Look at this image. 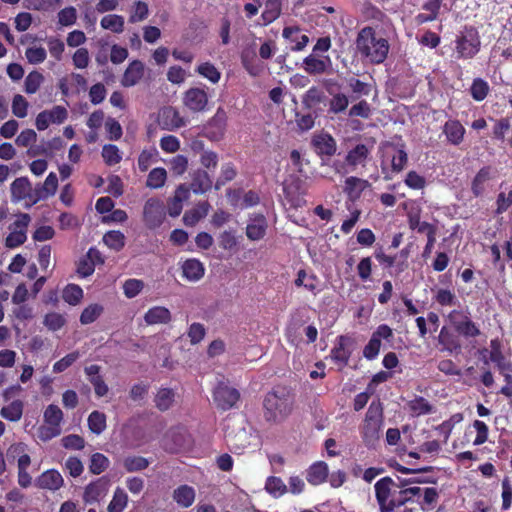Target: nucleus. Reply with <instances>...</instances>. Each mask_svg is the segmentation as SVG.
<instances>
[{
	"label": "nucleus",
	"instance_id": "nucleus-1",
	"mask_svg": "<svg viewBox=\"0 0 512 512\" xmlns=\"http://www.w3.org/2000/svg\"><path fill=\"white\" fill-rule=\"evenodd\" d=\"M262 406L265 421L270 424H280L293 413L295 394L287 386H275L265 394Z\"/></svg>",
	"mask_w": 512,
	"mask_h": 512
},
{
	"label": "nucleus",
	"instance_id": "nucleus-2",
	"mask_svg": "<svg viewBox=\"0 0 512 512\" xmlns=\"http://www.w3.org/2000/svg\"><path fill=\"white\" fill-rule=\"evenodd\" d=\"M356 48L363 59L372 64H380L387 58L389 43L375 29L367 26L358 32Z\"/></svg>",
	"mask_w": 512,
	"mask_h": 512
},
{
	"label": "nucleus",
	"instance_id": "nucleus-3",
	"mask_svg": "<svg viewBox=\"0 0 512 512\" xmlns=\"http://www.w3.org/2000/svg\"><path fill=\"white\" fill-rule=\"evenodd\" d=\"M383 408L379 401H372L360 428L363 443L368 448H375L382 435Z\"/></svg>",
	"mask_w": 512,
	"mask_h": 512
},
{
	"label": "nucleus",
	"instance_id": "nucleus-4",
	"mask_svg": "<svg viewBox=\"0 0 512 512\" xmlns=\"http://www.w3.org/2000/svg\"><path fill=\"white\" fill-rule=\"evenodd\" d=\"M480 37L476 28L469 26L460 31L456 38L455 50L459 58L469 59L480 50Z\"/></svg>",
	"mask_w": 512,
	"mask_h": 512
},
{
	"label": "nucleus",
	"instance_id": "nucleus-5",
	"mask_svg": "<svg viewBox=\"0 0 512 512\" xmlns=\"http://www.w3.org/2000/svg\"><path fill=\"white\" fill-rule=\"evenodd\" d=\"M213 401L221 411H228L236 407L240 400V392L224 382H219L213 390Z\"/></svg>",
	"mask_w": 512,
	"mask_h": 512
},
{
	"label": "nucleus",
	"instance_id": "nucleus-6",
	"mask_svg": "<svg viewBox=\"0 0 512 512\" xmlns=\"http://www.w3.org/2000/svg\"><path fill=\"white\" fill-rule=\"evenodd\" d=\"M165 219V207L158 198H149L143 208V222L148 229H156Z\"/></svg>",
	"mask_w": 512,
	"mask_h": 512
},
{
	"label": "nucleus",
	"instance_id": "nucleus-7",
	"mask_svg": "<svg viewBox=\"0 0 512 512\" xmlns=\"http://www.w3.org/2000/svg\"><path fill=\"white\" fill-rule=\"evenodd\" d=\"M183 105L192 112H203L208 105V94L205 89L191 87L183 94Z\"/></svg>",
	"mask_w": 512,
	"mask_h": 512
},
{
	"label": "nucleus",
	"instance_id": "nucleus-8",
	"mask_svg": "<svg viewBox=\"0 0 512 512\" xmlns=\"http://www.w3.org/2000/svg\"><path fill=\"white\" fill-rule=\"evenodd\" d=\"M227 113L222 107H218L214 116L205 126L206 137L212 141H219L223 138L227 127Z\"/></svg>",
	"mask_w": 512,
	"mask_h": 512
},
{
	"label": "nucleus",
	"instance_id": "nucleus-9",
	"mask_svg": "<svg viewBox=\"0 0 512 512\" xmlns=\"http://www.w3.org/2000/svg\"><path fill=\"white\" fill-rule=\"evenodd\" d=\"M393 335L392 329L386 325L381 324L377 327V329L373 332L369 342L364 347L363 355L366 359L372 360L377 357L380 347H381V339L388 340Z\"/></svg>",
	"mask_w": 512,
	"mask_h": 512
},
{
	"label": "nucleus",
	"instance_id": "nucleus-10",
	"mask_svg": "<svg viewBox=\"0 0 512 512\" xmlns=\"http://www.w3.org/2000/svg\"><path fill=\"white\" fill-rule=\"evenodd\" d=\"M110 486V480L107 476H102L89 483L83 493V501L86 504L99 502L106 496Z\"/></svg>",
	"mask_w": 512,
	"mask_h": 512
},
{
	"label": "nucleus",
	"instance_id": "nucleus-11",
	"mask_svg": "<svg viewBox=\"0 0 512 512\" xmlns=\"http://www.w3.org/2000/svg\"><path fill=\"white\" fill-rule=\"evenodd\" d=\"M448 318L450 323L460 334L467 337H475L479 334V329L465 312L454 310L449 314Z\"/></svg>",
	"mask_w": 512,
	"mask_h": 512
},
{
	"label": "nucleus",
	"instance_id": "nucleus-12",
	"mask_svg": "<svg viewBox=\"0 0 512 512\" xmlns=\"http://www.w3.org/2000/svg\"><path fill=\"white\" fill-rule=\"evenodd\" d=\"M373 146L359 143L351 148L345 156V164L352 170L358 166L365 167L370 158Z\"/></svg>",
	"mask_w": 512,
	"mask_h": 512
},
{
	"label": "nucleus",
	"instance_id": "nucleus-13",
	"mask_svg": "<svg viewBox=\"0 0 512 512\" xmlns=\"http://www.w3.org/2000/svg\"><path fill=\"white\" fill-rule=\"evenodd\" d=\"M159 124L162 129L175 131L186 125V120L172 106H165L159 111Z\"/></svg>",
	"mask_w": 512,
	"mask_h": 512
},
{
	"label": "nucleus",
	"instance_id": "nucleus-14",
	"mask_svg": "<svg viewBox=\"0 0 512 512\" xmlns=\"http://www.w3.org/2000/svg\"><path fill=\"white\" fill-rule=\"evenodd\" d=\"M351 339L348 336L340 335L337 337L335 346L330 351L331 360L339 366L340 369L344 368L351 357L352 351L349 349Z\"/></svg>",
	"mask_w": 512,
	"mask_h": 512
},
{
	"label": "nucleus",
	"instance_id": "nucleus-15",
	"mask_svg": "<svg viewBox=\"0 0 512 512\" xmlns=\"http://www.w3.org/2000/svg\"><path fill=\"white\" fill-rule=\"evenodd\" d=\"M393 484V480L388 476L375 483V496L381 512H392L390 497Z\"/></svg>",
	"mask_w": 512,
	"mask_h": 512
},
{
	"label": "nucleus",
	"instance_id": "nucleus-16",
	"mask_svg": "<svg viewBox=\"0 0 512 512\" xmlns=\"http://www.w3.org/2000/svg\"><path fill=\"white\" fill-rule=\"evenodd\" d=\"M268 222L262 213H254L250 215L246 226V236L251 241H259L266 235Z\"/></svg>",
	"mask_w": 512,
	"mask_h": 512
},
{
	"label": "nucleus",
	"instance_id": "nucleus-17",
	"mask_svg": "<svg viewBox=\"0 0 512 512\" xmlns=\"http://www.w3.org/2000/svg\"><path fill=\"white\" fill-rule=\"evenodd\" d=\"M282 36L288 42L291 51H302L309 43V37L297 26L285 27Z\"/></svg>",
	"mask_w": 512,
	"mask_h": 512
},
{
	"label": "nucleus",
	"instance_id": "nucleus-18",
	"mask_svg": "<svg viewBox=\"0 0 512 512\" xmlns=\"http://www.w3.org/2000/svg\"><path fill=\"white\" fill-rule=\"evenodd\" d=\"M145 67L142 61L133 60L125 69L121 85L123 87H132L138 84L144 76Z\"/></svg>",
	"mask_w": 512,
	"mask_h": 512
},
{
	"label": "nucleus",
	"instance_id": "nucleus-19",
	"mask_svg": "<svg viewBox=\"0 0 512 512\" xmlns=\"http://www.w3.org/2000/svg\"><path fill=\"white\" fill-rule=\"evenodd\" d=\"M369 186L368 180L350 176L345 179L343 191L347 195L348 200L356 202L360 199L363 191Z\"/></svg>",
	"mask_w": 512,
	"mask_h": 512
},
{
	"label": "nucleus",
	"instance_id": "nucleus-20",
	"mask_svg": "<svg viewBox=\"0 0 512 512\" xmlns=\"http://www.w3.org/2000/svg\"><path fill=\"white\" fill-rule=\"evenodd\" d=\"M64 484V480L59 471L49 469L43 472L35 481V485L40 489L56 491Z\"/></svg>",
	"mask_w": 512,
	"mask_h": 512
},
{
	"label": "nucleus",
	"instance_id": "nucleus-21",
	"mask_svg": "<svg viewBox=\"0 0 512 512\" xmlns=\"http://www.w3.org/2000/svg\"><path fill=\"white\" fill-rule=\"evenodd\" d=\"M10 190L13 200L21 201L24 199H30L33 203V197H35V194L27 177L16 178L11 183Z\"/></svg>",
	"mask_w": 512,
	"mask_h": 512
},
{
	"label": "nucleus",
	"instance_id": "nucleus-22",
	"mask_svg": "<svg viewBox=\"0 0 512 512\" xmlns=\"http://www.w3.org/2000/svg\"><path fill=\"white\" fill-rule=\"evenodd\" d=\"M312 144L316 153L321 156H333L337 148L335 139L328 133L315 136Z\"/></svg>",
	"mask_w": 512,
	"mask_h": 512
},
{
	"label": "nucleus",
	"instance_id": "nucleus-23",
	"mask_svg": "<svg viewBox=\"0 0 512 512\" xmlns=\"http://www.w3.org/2000/svg\"><path fill=\"white\" fill-rule=\"evenodd\" d=\"M443 134L449 144L458 146L464 139L465 128L457 120H448L443 126Z\"/></svg>",
	"mask_w": 512,
	"mask_h": 512
},
{
	"label": "nucleus",
	"instance_id": "nucleus-24",
	"mask_svg": "<svg viewBox=\"0 0 512 512\" xmlns=\"http://www.w3.org/2000/svg\"><path fill=\"white\" fill-rule=\"evenodd\" d=\"M304 70L310 75H320L327 71L331 65L329 56L320 59L315 54H310L303 60Z\"/></svg>",
	"mask_w": 512,
	"mask_h": 512
},
{
	"label": "nucleus",
	"instance_id": "nucleus-25",
	"mask_svg": "<svg viewBox=\"0 0 512 512\" xmlns=\"http://www.w3.org/2000/svg\"><path fill=\"white\" fill-rule=\"evenodd\" d=\"M328 476V465L324 461L313 463L306 471V480L314 486L324 483Z\"/></svg>",
	"mask_w": 512,
	"mask_h": 512
},
{
	"label": "nucleus",
	"instance_id": "nucleus-26",
	"mask_svg": "<svg viewBox=\"0 0 512 512\" xmlns=\"http://www.w3.org/2000/svg\"><path fill=\"white\" fill-rule=\"evenodd\" d=\"M182 276L191 282L200 280L205 273L204 265L198 259H187L182 264Z\"/></svg>",
	"mask_w": 512,
	"mask_h": 512
},
{
	"label": "nucleus",
	"instance_id": "nucleus-27",
	"mask_svg": "<svg viewBox=\"0 0 512 512\" xmlns=\"http://www.w3.org/2000/svg\"><path fill=\"white\" fill-rule=\"evenodd\" d=\"M58 187V178L54 172H50L46 177L42 186L34 189L35 197H33V204H36L41 199H46L55 194Z\"/></svg>",
	"mask_w": 512,
	"mask_h": 512
},
{
	"label": "nucleus",
	"instance_id": "nucleus-28",
	"mask_svg": "<svg viewBox=\"0 0 512 512\" xmlns=\"http://www.w3.org/2000/svg\"><path fill=\"white\" fill-rule=\"evenodd\" d=\"M319 283L318 276L314 273L308 274L305 269H300L297 272V277L294 281L296 287H304L313 295H317L320 292Z\"/></svg>",
	"mask_w": 512,
	"mask_h": 512
},
{
	"label": "nucleus",
	"instance_id": "nucleus-29",
	"mask_svg": "<svg viewBox=\"0 0 512 512\" xmlns=\"http://www.w3.org/2000/svg\"><path fill=\"white\" fill-rule=\"evenodd\" d=\"M212 187V179L207 171L198 169L193 173L190 188L195 194H203Z\"/></svg>",
	"mask_w": 512,
	"mask_h": 512
},
{
	"label": "nucleus",
	"instance_id": "nucleus-30",
	"mask_svg": "<svg viewBox=\"0 0 512 512\" xmlns=\"http://www.w3.org/2000/svg\"><path fill=\"white\" fill-rule=\"evenodd\" d=\"M171 319L170 310L163 306H154L144 315V320L148 325L167 324Z\"/></svg>",
	"mask_w": 512,
	"mask_h": 512
},
{
	"label": "nucleus",
	"instance_id": "nucleus-31",
	"mask_svg": "<svg viewBox=\"0 0 512 512\" xmlns=\"http://www.w3.org/2000/svg\"><path fill=\"white\" fill-rule=\"evenodd\" d=\"M195 490L193 487L183 484L173 491V500L182 508L190 507L195 501Z\"/></svg>",
	"mask_w": 512,
	"mask_h": 512
},
{
	"label": "nucleus",
	"instance_id": "nucleus-32",
	"mask_svg": "<svg viewBox=\"0 0 512 512\" xmlns=\"http://www.w3.org/2000/svg\"><path fill=\"white\" fill-rule=\"evenodd\" d=\"M175 401V393L171 388H160L154 398L156 408L165 412L169 410Z\"/></svg>",
	"mask_w": 512,
	"mask_h": 512
},
{
	"label": "nucleus",
	"instance_id": "nucleus-33",
	"mask_svg": "<svg viewBox=\"0 0 512 512\" xmlns=\"http://www.w3.org/2000/svg\"><path fill=\"white\" fill-rule=\"evenodd\" d=\"M264 5L265 8L261 14V19L263 25L266 26L279 18V16L281 15L282 5L280 0L266 1L264 2Z\"/></svg>",
	"mask_w": 512,
	"mask_h": 512
},
{
	"label": "nucleus",
	"instance_id": "nucleus-34",
	"mask_svg": "<svg viewBox=\"0 0 512 512\" xmlns=\"http://www.w3.org/2000/svg\"><path fill=\"white\" fill-rule=\"evenodd\" d=\"M331 98L328 103V112L331 114H340L344 112L349 106V98L344 93L338 92L333 93L331 89H328Z\"/></svg>",
	"mask_w": 512,
	"mask_h": 512
},
{
	"label": "nucleus",
	"instance_id": "nucleus-35",
	"mask_svg": "<svg viewBox=\"0 0 512 512\" xmlns=\"http://www.w3.org/2000/svg\"><path fill=\"white\" fill-rule=\"evenodd\" d=\"M24 404L21 400H14L1 409L0 415L11 422H17L23 415Z\"/></svg>",
	"mask_w": 512,
	"mask_h": 512
},
{
	"label": "nucleus",
	"instance_id": "nucleus-36",
	"mask_svg": "<svg viewBox=\"0 0 512 512\" xmlns=\"http://www.w3.org/2000/svg\"><path fill=\"white\" fill-rule=\"evenodd\" d=\"M124 24V17L117 14L106 15L100 21V25L103 29L110 30L118 34L124 31Z\"/></svg>",
	"mask_w": 512,
	"mask_h": 512
},
{
	"label": "nucleus",
	"instance_id": "nucleus-37",
	"mask_svg": "<svg viewBox=\"0 0 512 512\" xmlns=\"http://www.w3.org/2000/svg\"><path fill=\"white\" fill-rule=\"evenodd\" d=\"M462 421V415L461 414H454L449 420L447 421H444L442 424H440L439 426H437L435 428V431L437 432L438 436H439V440L443 443V444H446L449 437H450V434L453 430V427L456 423H459Z\"/></svg>",
	"mask_w": 512,
	"mask_h": 512
},
{
	"label": "nucleus",
	"instance_id": "nucleus-38",
	"mask_svg": "<svg viewBox=\"0 0 512 512\" xmlns=\"http://www.w3.org/2000/svg\"><path fill=\"white\" fill-rule=\"evenodd\" d=\"M348 87L350 88L352 95L351 100H358L362 96H368L371 92V85L361 81L358 78L351 77L348 80Z\"/></svg>",
	"mask_w": 512,
	"mask_h": 512
},
{
	"label": "nucleus",
	"instance_id": "nucleus-39",
	"mask_svg": "<svg viewBox=\"0 0 512 512\" xmlns=\"http://www.w3.org/2000/svg\"><path fill=\"white\" fill-rule=\"evenodd\" d=\"M237 176V169L235 165L231 162L224 163L221 166L220 175L216 179L215 182V189L219 190L221 187H223L226 183L234 180Z\"/></svg>",
	"mask_w": 512,
	"mask_h": 512
},
{
	"label": "nucleus",
	"instance_id": "nucleus-40",
	"mask_svg": "<svg viewBox=\"0 0 512 512\" xmlns=\"http://www.w3.org/2000/svg\"><path fill=\"white\" fill-rule=\"evenodd\" d=\"M200 76L206 78L212 84H216L219 82L221 78V72L216 68V66L207 61L203 62L197 66L195 70Z\"/></svg>",
	"mask_w": 512,
	"mask_h": 512
},
{
	"label": "nucleus",
	"instance_id": "nucleus-41",
	"mask_svg": "<svg viewBox=\"0 0 512 512\" xmlns=\"http://www.w3.org/2000/svg\"><path fill=\"white\" fill-rule=\"evenodd\" d=\"M88 427L96 435L101 434L106 429V415L100 411H93L88 416Z\"/></svg>",
	"mask_w": 512,
	"mask_h": 512
},
{
	"label": "nucleus",
	"instance_id": "nucleus-42",
	"mask_svg": "<svg viewBox=\"0 0 512 512\" xmlns=\"http://www.w3.org/2000/svg\"><path fill=\"white\" fill-rule=\"evenodd\" d=\"M63 300L69 305H78L83 298V290L77 284H68L62 293Z\"/></svg>",
	"mask_w": 512,
	"mask_h": 512
},
{
	"label": "nucleus",
	"instance_id": "nucleus-43",
	"mask_svg": "<svg viewBox=\"0 0 512 512\" xmlns=\"http://www.w3.org/2000/svg\"><path fill=\"white\" fill-rule=\"evenodd\" d=\"M491 168L483 167L476 174L472 182V192L475 196H480L485 188V183L491 179Z\"/></svg>",
	"mask_w": 512,
	"mask_h": 512
},
{
	"label": "nucleus",
	"instance_id": "nucleus-44",
	"mask_svg": "<svg viewBox=\"0 0 512 512\" xmlns=\"http://www.w3.org/2000/svg\"><path fill=\"white\" fill-rule=\"evenodd\" d=\"M104 307L98 303L90 304L82 311L80 315V323L88 325L95 322L103 313Z\"/></svg>",
	"mask_w": 512,
	"mask_h": 512
},
{
	"label": "nucleus",
	"instance_id": "nucleus-45",
	"mask_svg": "<svg viewBox=\"0 0 512 512\" xmlns=\"http://www.w3.org/2000/svg\"><path fill=\"white\" fill-rule=\"evenodd\" d=\"M128 503V496L123 489L117 487L114 491L112 500L110 501L108 512H123Z\"/></svg>",
	"mask_w": 512,
	"mask_h": 512
},
{
	"label": "nucleus",
	"instance_id": "nucleus-46",
	"mask_svg": "<svg viewBox=\"0 0 512 512\" xmlns=\"http://www.w3.org/2000/svg\"><path fill=\"white\" fill-rule=\"evenodd\" d=\"M167 179V172L162 167L152 169L147 177L146 185L152 189L161 188Z\"/></svg>",
	"mask_w": 512,
	"mask_h": 512
},
{
	"label": "nucleus",
	"instance_id": "nucleus-47",
	"mask_svg": "<svg viewBox=\"0 0 512 512\" xmlns=\"http://www.w3.org/2000/svg\"><path fill=\"white\" fill-rule=\"evenodd\" d=\"M109 459L102 453L96 452L90 457L89 470L92 474L99 475L109 467Z\"/></svg>",
	"mask_w": 512,
	"mask_h": 512
},
{
	"label": "nucleus",
	"instance_id": "nucleus-48",
	"mask_svg": "<svg viewBox=\"0 0 512 512\" xmlns=\"http://www.w3.org/2000/svg\"><path fill=\"white\" fill-rule=\"evenodd\" d=\"M149 464L142 456H128L123 460V467L129 473L145 470Z\"/></svg>",
	"mask_w": 512,
	"mask_h": 512
},
{
	"label": "nucleus",
	"instance_id": "nucleus-49",
	"mask_svg": "<svg viewBox=\"0 0 512 512\" xmlns=\"http://www.w3.org/2000/svg\"><path fill=\"white\" fill-rule=\"evenodd\" d=\"M103 242L109 248L120 251L125 246V236L120 231H109L103 236Z\"/></svg>",
	"mask_w": 512,
	"mask_h": 512
},
{
	"label": "nucleus",
	"instance_id": "nucleus-50",
	"mask_svg": "<svg viewBox=\"0 0 512 512\" xmlns=\"http://www.w3.org/2000/svg\"><path fill=\"white\" fill-rule=\"evenodd\" d=\"M416 496V487H409L399 491L398 495H393L391 498L392 511L395 508L404 506L407 502L411 501Z\"/></svg>",
	"mask_w": 512,
	"mask_h": 512
},
{
	"label": "nucleus",
	"instance_id": "nucleus-51",
	"mask_svg": "<svg viewBox=\"0 0 512 512\" xmlns=\"http://www.w3.org/2000/svg\"><path fill=\"white\" fill-rule=\"evenodd\" d=\"M490 347V360L495 363L501 371L510 370V364L505 361V358L500 350V344L498 340H491Z\"/></svg>",
	"mask_w": 512,
	"mask_h": 512
},
{
	"label": "nucleus",
	"instance_id": "nucleus-52",
	"mask_svg": "<svg viewBox=\"0 0 512 512\" xmlns=\"http://www.w3.org/2000/svg\"><path fill=\"white\" fill-rule=\"evenodd\" d=\"M43 417L46 424L60 428V424L63 420V412L57 405L50 404L45 409Z\"/></svg>",
	"mask_w": 512,
	"mask_h": 512
},
{
	"label": "nucleus",
	"instance_id": "nucleus-53",
	"mask_svg": "<svg viewBox=\"0 0 512 512\" xmlns=\"http://www.w3.org/2000/svg\"><path fill=\"white\" fill-rule=\"evenodd\" d=\"M102 157L108 166H113L121 162L122 156L119 148L114 144H106L102 148Z\"/></svg>",
	"mask_w": 512,
	"mask_h": 512
},
{
	"label": "nucleus",
	"instance_id": "nucleus-54",
	"mask_svg": "<svg viewBox=\"0 0 512 512\" xmlns=\"http://www.w3.org/2000/svg\"><path fill=\"white\" fill-rule=\"evenodd\" d=\"M265 489L266 491L277 497L285 494L287 492V486L283 482V480L280 477L276 476H270L267 478L265 483Z\"/></svg>",
	"mask_w": 512,
	"mask_h": 512
},
{
	"label": "nucleus",
	"instance_id": "nucleus-55",
	"mask_svg": "<svg viewBox=\"0 0 512 512\" xmlns=\"http://www.w3.org/2000/svg\"><path fill=\"white\" fill-rule=\"evenodd\" d=\"M421 493H423L422 510H432L437 504L438 491L434 487H427L423 490L418 487V496Z\"/></svg>",
	"mask_w": 512,
	"mask_h": 512
},
{
	"label": "nucleus",
	"instance_id": "nucleus-56",
	"mask_svg": "<svg viewBox=\"0 0 512 512\" xmlns=\"http://www.w3.org/2000/svg\"><path fill=\"white\" fill-rule=\"evenodd\" d=\"M439 341L442 344L443 349L449 351L450 353L460 351L461 345L457 337L445 331L444 328L440 332Z\"/></svg>",
	"mask_w": 512,
	"mask_h": 512
},
{
	"label": "nucleus",
	"instance_id": "nucleus-57",
	"mask_svg": "<svg viewBox=\"0 0 512 512\" xmlns=\"http://www.w3.org/2000/svg\"><path fill=\"white\" fill-rule=\"evenodd\" d=\"M44 80L43 75L38 71L30 72L25 78V92L27 94H34L40 88Z\"/></svg>",
	"mask_w": 512,
	"mask_h": 512
},
{
	"label": "nucleus",
	"instance_id": "nucleus-58",
	"mask_svg": "<svg viewBox=\"0 0 512 512\" xmlns=\"http://www.w3.org/2000/svg\"><path fill=\"white\" fill-rule=\"evenodd\" d=\"M438 316L435 313H429L427 319L418 317V329L422 335L426 333H432L437 330L438 327Z\"/></svg>",
	"mask_w": 512,
	"mask_h": 512
},
{
	"label": "nucleus",
	"instance_id": "nucleus-59",
	"mask_svg": "<svg viewBox=\"0 0 512 512\" xmlns=\"http://www.w3.org/2000/svg\"><path fill=\"white\" fill-rule=\"evenodd\" d=\"M66 323L63 315L57 312L47 313L44 317L43 324L51 331L60 330Z\"/></svg>",
	"mask_w": 512,
	"mask_h": 512
},
{
	"label": "nucleus",
	"instance_id": "nucleus-60",
	"mask_svg": "<svg viewBox=\"0 0 512 512\" xmlns=\"http://www.w3.org/2000/svg\"><path fill=\"white\" fill-rule=\"evenodd\" d=\"M144 288V282L139 279H128L123 284L124 295L131 299L136 297Z\"/></svg>",
	"mask_w": 512,
	"mask_h": 512
},
{
	"label": "nucleus",
	"instance_id": "nucleus-61",
	"mask_svg": "<svg viewBox=\"0 0 512 512\" xmlns=\"http://www.w3.org/2000/svg\"><path fill=\"white\" fill-rule=\"evenodd\" d=\"M187 335L189 337L190 343L192 345H196L204 339L206 335V328L203 324L194 322L189 326Z\"/></svg>",
	"mask_w": 512,
	"mask_h": 512
},
{
	"label": "nucleus",
	"instance_id": "nucleus-62",
	"mask_svg": "<svg viewBox=\"0 0 512 512\" xmlns=\"http://www.w3.org/2000/svg\"><path fill=\"white\" fill-rule=\"evenodd\" d=\"M470 91L474 100L482 101L486 98L488 94V83L482 79H475L472 83Z\"/></svg>",
	"mask_w": 512,
	"mask_h": 512
},
{
	"label": "nucleus",
	"instance_id": "nucleus-63",
	"mask_svg": "<svg viewBox=\"0 0 512 512\" xmlns=\"http://www.w3.org/2000/svg\"><path fill=\"white\" fill-rule=\"evenodd\" d=\"M219 246L224 250H233L238 241L234 230H225L218 237Z\"/></svg>",
	"mask_w": 512,
	"mask_h": 512
},
{
	"label": "nucleus",
	"instance_id": "nucleus-64",
	"mask_svg": "<svg viewBox=\"0 0 512 512\" xmlns=\"http://www.w3.org/2000/svg\"><path fill=\"white\" fill-rule=\"evenodd\" d=\"M502 493V505L501 509L506 511L512 506V484L509 477H504L501 483Z\"/></svg>",
	"mask_w": 512,
	"mask_h": 512
}]
</instances>
